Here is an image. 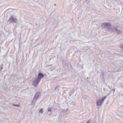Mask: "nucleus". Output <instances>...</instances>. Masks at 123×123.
I'll use <instances>...</instances> for the list:
<instances>
[{
    "mask_svg": "<svg viewBox=\"0 0 123 123\" xmlns=\"http://www.w3.org/2000/svg\"><path fill=\"white\" fill-rule=\"evenodd\" d=\"M40 94V93L39 92H37L36 93L34 97L32 100V103L35 102L37 99L39 97Z\"/></svg>",
    "mask_w": 123,
    "mask_h": 123,
    "instance_id": "obj_1",
    "label": "nucleus"
},
{
    "mask_svg": "<svg viewBox=\"0 0 123 123\" xmlns=\"http://www.w3.org/2000/svg\"><path fill=\"white\" fill-rule=\"evenodd\" d=\"M17 18L13 16H12L8 20V21L11 23H16L17 22Z\"/></svg>",
    "mask_w": 123,
    "mask_h": 123,
    "instance_id": "obj_2",
    "label": "nucleus"
},
{
    "mask_svg": "<svg viewBox=\"0 0 123 123\" xmlns=\"http://www.w3.org/2000/svg\"><path fill=\"white\" fill-rule=\"evenodd\" d=\"M111 26V24L108 22L104 23L101 25L102 28L106 29H109Z\"/></svg>",
    "mask_w": 123,
    "mask_h": 123,
    "instance_id": "obj_3",
    "label": "nucleus"
},
{
    "mask_svg": "<svg viewBox=\"0 0 123 123\" xmlns=\"http://www.w3.org/2000/svg\"><path fill=\"white\" fill-rule=\"evenodd\" d=\"M40 81L36 78L33 81L32 85L35 87H36L38 85Z\"/></svg>",
    "mask_w": 123,
    "mask_h": 123,
    "instance_id": "obj_4",
    "label": "nucleus"
},
{
    "mask_svg": "<svg viewBox=\"0 0 123 123\" xmlns=\"http://www.w3.org/2000/svg\"><path fill=\"white\" fill-rule=\"evenodd\" d=\"M44 76V75L42 73H40L38 74L37 77V78H36L40 81L41 79L43 78Z\"/></svg>",
    "mask_w": 123,
    "mask_h": 123,
    "instance_id": "obj_5",
    "label": "nucleus"
},
{
    "mask_svg": "<svg viewBox=\"0 0 123 123\" xmlns=\"http://www.w3.org/2000/svg\"><path fill=\"white\" fill-rule=\"evenodd\" d=\"M113 31L115 32L116 33L118 34H120L121 33V31L118 30L116 28H113Z\"/></svg>",
    "mask_w": 123,
    "mask_h": 123,
    "instance_id": "obj_6",
    "label": "nucleus"
},
{
    "mask_svg": "<svg viewBox=\"0 0 123 123\" xmlns=\"http://www.w3.org/2000/svg\"><path fill=\"white\" fill-rule=\"evenodd\" d=\"M103 102L101 101L100 100H98L97 101V106H100L102 105Z\"/></svg>",
    "mask_w": 123,
    "mask_h": 123,
    "instance_id": "obj_7",
    "label": "nucleus"
},
{
    "mask_svg": "<svg viewBox=\"0 0 123 123\" xmlns=\"http://www.w3.org/2000/svg\"><path fill=\"white\" fill-rule=\"evenodd\" d=\"M85 103L86 104H87L89 100V98L88 97H86L85 99Z\"/></svg>",
    "mask_w": 123,
    "mask_h": 123,
    "instance_id": "obj_8",
    "label": "nucleus"
},
{
    "mask_svg": "<svg viewBox=\"0 0 123 123\" xmlns=\"http://www.w3.org/2000/svg\"><path fill=\"white\" fill-rule=\"evenodd\" d=\"M51 108L50 107H49L48 109V111L49 112V113L48 114L49 115H51Z\"/></svg>",
    "mask_w": 123,
    "mask_h": 123,
    "instance_id": "obj_9",
    "label": "nucleus"
},
{
    "mask_svg": "<svg viewBox=\"0 0 123 123\" xmlns=\"http://www.w3.org/2000/svg\"><path fill=\"white\" fill-rule=\"evenodd\" d=\"M106 97V96H104L102 98H101V99H100V100H101V101H102V102H103L105 99V98Z\"/></svg>",
    "mask_w": 123,
    "mask_h": 123,
    "instance_id": "obj_10",
    "label": "nucleus"
},
{
    "mask_svg": "<svg viewBox=\"0 0 123 123\" xmlns=\"http://www.w3.org/2000/svg\"><path fill=\"white\" fill-rule=\"evenodd\" d=\"M3 65L2 64L0 65V72H1L3 69Z\"/></svg>",
    "mask_w": 123,
    "mask_h": 123,
    "instance_id": "obj_11",
    "label": "nucleus"
},
{
    "mask_svg": "<svg viewBox=\"0 0 123 123\" xmlns=\"http://www.w3.org/2000/svg\"><path fill=\"white\" fill-rule=\"evenodd\" d=\"M58 87H59V86H57L55 88V91L57 90V91H58L59 90Z\"/></svg>",
    "mask_w": 123,
    "mask_h": 123,
    "instance_id": "obj_12",
    "label": "nucleus"
},
{
    "mask_svg": "<svg viewBox=\"0 0 123 123\" xmlns=\"http://www.w3.org/2000/svg\"><path fill=\"white\" fill-rule=\"evenodd\" d=\"M13 105L14 106H16L17 107H19V105H15V104H13Z\"/></svg>",
    "mask_w": 123,
    "mask_h": 123,
    "instance_id": "obj_13",
    "label": "nucleus"
},
{
    "mask_svg": "<svg viewBox=\"0 0 123 123\" xmlns=\"http://www.w3.org/2000/svg\"><path fill=\"white\" fill-rule=\"evenodd\" d=\"M43 109L42 108L39 111V112L40 113H43Z\"/></svg>",
    "mask_w": 123,
    "mask_h": 123,
    "instance_id": "obj_14",
    "label": "nucleus"
},
{
    "mask_svg": "<svg viewBox=\"0 0 123 123\" xmlns=\"http://www.w3.org/2000/svg\"><path fill=\"white\" fill-rule=\"evenodd\" d=\"M73 92L71 91L69 92V96H71V95L73 94Z\"/></svg>",
    "mask_w": 123,
    "mask_h": 123,
    "instance_id": "obj_15",
    "label": "nucleus"
},
{
    "mask_svg": "<svg viewBox=\"0 0 123 123\" xmlns=\"http://www.w3.org/2000/svg\"><path fill=\"white\" fill-rule=\"evenodd\" d=\"M115 89L114 88H113L111 91V92L112 91H113L114 92H115Z\"/></svg>",
    "mask_w": 123,
    "mask_h": 123,
    "instance_id": "obj_16",
    "label": "nucleus"
},
{
    "mask_svg": "<svg viewBox=\"0 0 123 123\" xmlns=\"http://www.w3.org/2000/svg\"><path fill=\"white\" fill-rule=\"evenodd\" d=\"M121 49L123 50V46H121L120 47Z\"/></svg>",
    "mask_w": 123,
    "mask_h": 123,
    "instance_id": "obj_17",
    "label": "nucleus"
},
{
    "mask_svg": "<svg viewBox=\"0 0 123 123\" xmlns=\"http://www.w3.org/2000/svg\"><path fill=\"white\" fill-rule=\"evenodd\" d=\"M6 55H3V57H6Z\"/></svg>",
    "mask_w": 123,
    "mask_h": 123,
    "instance_id": "obj_18",
    "label": "nucleus"
},
{
    "mask_svg": "<svg viewBox=\"0 0 123 123\" xmlns=\"http://www.w3.org/2000/svg\"><path fill=\"white\" fill-rule=\"evenodd\" d=\"M81 67L82 68H83V65H82V66Z\"/></svg>",
    "mask_w": 123,
    "mask_h": 123,
    "instance_id": "obj_19",
    "label": "nucleus"
},
{
    "mask_svg": "<svg viewBox=\"0 0 123 123\" xmlns=\"http://www.w3.org/2000/svg\"><path fill=\"white\" fill-rule=\"evenodd\" d=\"M52 70H53V69H52V70H50V71H52Z\"/></svg>",
    "mask_w": 123,
    "mask_h": 123,
    "instance_id": "obj_20",
    "label": "nucleus"
},
{
    "mask_svg": "<svg viewBox=\"0 0 123 123\" xmlns=\"http://www.w3.org/2000/svg\"><path fill=\"white\" fill-rule=\"evenodd\" d=\"M55 5H56V4H54V5L55 6Z\"/></svg>",
    "mask_w": 123,
    "mask_h": 123,
    "instance_id": "obj_21",
    "label": "nucleus"
}]
</instances>
